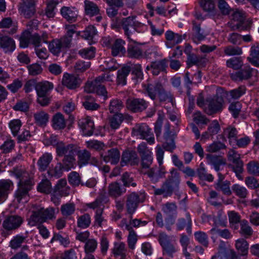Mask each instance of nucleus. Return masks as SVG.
I'll return each instance as SVG.
<instances>
[{"instance_id": "nucleus-1", "label": "nucleus", "mask_w": 259, "mask_h": 259, "mask_svg": "<svg viewBox=\"0 0 259 259\" xmlns=\"http://www.w3.org/2000/svg\"><path fill=\"white\" fill-rule=\"evenodd\" d=\"M14 175L19 179L15 197L19 203L23 199L26 202L29 197V192L32 189L33 185L32 179L27 172L20 170H16Z\"/></svg>"}, {"instance_id": "nucleus-2", "label": "nucleus", "mask_w": 259, "mask_h": 259, "mask_svg": "<svg viewBox=\"0 0 259 259\" xmlns=\"http://www.w3.org/2000/svg\"><path fill=\"white\" fill-rule=\"evenodd\" d=\"M136 16L132 15L121 19L122 29L123 30L124 35L129 40L136 42V39L139 34L140 36L141 27L143 24L136 20Z\"/></svg>"}, {"instance_id": "nucleus-3", "label": "nucleus", "mask_w": 259, "mask_h": 259, "mask_svg": "<svg viewBox=\"0 0 259 259\" xmlns=\"http://www.w3.org/2000/svg\"><path fill=\"white\" fill-rule=\"evenodd\" d=\"M112 78L109 73H104L96 77L92 81H88L85 85L84 90L88 93H96L103 96L105 101L107 98V92L104 84L106 81H112Z\"/></svg>"}, {"instance_id": "nucleus-4", "label": "nucleus", "mask_w": 259, "mask_h": 259, "mask_svg": "<svg viewBox=\"0 0 259 259\" xmlns=\"http://www.w3.org/2000/svg\"><path fill=\"white\" fill-rule=\"evenodd\" d=\"M54 88L53 83L48 81L37 82L35 86V91L37 95V101L42 106L49 105L50 98L49 93Z\"/></svg>"}, {"instance_id": "nucleus-5", "label": "nucleus", "mask_w": 259, "mask_h": 259, "mask_svg": "<svg viewBox=\"0 0 259 259\" xmlns=\"http://www.w3.org/2000/svg\"><path fill=\"white\" fill-rule=\"evenodd\" d=\"M125 198L126 212L128 214L133 215L138 208L139 204L145 201V195L144 193L133 192L126 195Z\"/></svg>"}, {"instance_id": "nucleus-6", "label": "nucleus", "mask_w": 259, "mask_h": 259, "mask_svg": "<svg viewBox=\"0 0 259 259\" xmlns=\"http://www.w3.org/2000/svg\"><path fill=\"white\" fill-rule=\"evenodd\" d=\"M132 135L141 139L146 140L150 144L155 142L151 129L146 123L136 124L132 128Z\"/></svg>"}, {"instance_id": "nucleus-7", "label": "nucleus", "mask_w": 259, "mask_h": 259, "mask_svg": "<svg viewBox=\"0 0 259 259\" xmlns=\"http://www.w3.org/2000/svg\"><path fill=\"white\" fill-rule=\"evenodd\" d=\"M224 100L221 95H217L213 97L206 99V105L204 111L206 114L211 115L220 112L223 109Z\"/></svg>"}, {"instance_id": "nucleus-8", "label": "nucleus", "mask_w": 259, "mask_h": 259, "mask_svg": "<svg viewBox=\"0 0 259 259\" xmlns=\"http://www.w3.org/2000/svg\"><path fill=\"white\" fill-rule=\"evenodd\" d=\"M137 151L141 158V166L143 168L150 167L153 161L152 153L147 147L146 144L143 142L137 148Z\"/></svg>"}, {"instance_id": "nucleus-9", "label": "nucleus", "mask_w": 259, "mask_h": 259, "mask_svg": "<svg viewBox=\"0 0 259 259\" xmlns=\"http://www.w3.org/2000/svg\"><path fill=\"white\" fill-rule=\"evenodd\" d=\"M126 106L133 112H140L147 108L148 103L143 99H128L126 102Z\"/></svg>"}, {"instance_id": "nucleus-10", "label": "nucleus", "mask_w": 259, "mask_h": 259, "mask_svg": "<svg viewBox=\"0 0 259 259\" xmlns=\"http://www.w3.org/2000/svg\"><path fill=\"white\" fill-rule=\"evenodd\" d=\"M81 82L80 79L77 76L68 73L63 74L62 84L70 90H75L79 88Z\"/></svg>"}, {"instance_id": "nucleus-11", "label": "nucleus", "mask_w": 259, "mask_h": 259, "mask_svg": "<svg viewBox=\"0 0 259 259\" xmlns=\"http://www.w3.org/2000/svg\"><path fill=\"white\" fill-rule=\"evenodd\" d=\"M23 221V219L20 216L10 215L5 219L2 226L7 231H13L19 228Z\"/></svg>"}, {"instance_id": "nucleus-12", "label": "nucleus", "mask_w": 259, "mask_h": 259, "mask_svg": "<svg viewBox=\"0 0 259 259\" xmlns=\"http://www.w3.org/2000/svg\"><path fill=\"white\" fill-rule=\"evenodd\" d=\"M139 162V158L136 151L134 150H125L122 154L121 165L124 166L126 164L131 165H138Z\"/></svg>"}, {"instance_id": "nucleus-13", "label": "nucleus", "mask_w": 259, "mask_h": 259, "mask_svg": "<svg viewBox=\"0 0 259 259\" xmlns=\"http://www.w3.org/2000/svg\"><path fill=\"white\" fill-rule=\"evenodd\" d=\"M228 156L229 160L232 161L234 164L233 170L238 176L243 171V163L240 159V154L234 150H230L228 152Z\"/></svg>"}, {"instance_id": "nucleus-14", "label": "nucleus", "mask_w": 259, "mask_h": 259, "mask_svg": "<svg viewBox=\"0 0 259 259\" xmlns=\"http://www.w3.org/2000/svg\"><path fill=\"white\" fill-rule=\"evenodd\" d=\"M60 13L62 17L68 22L72 23L76 21L78 12L75 8L64 6L61 9Z\"/></svg>"}, {"instance_id": "nucleus-15", "label": "nucleus", "mask_w": 259, "mask_h": 259, "mask_svg": "<svg viewBox=\"0 0 259 259\" xmlns=\"http://www.w3.org/2000/svg\"><path fill=\"white\" fill-rule=\"evenodd\" d=\"M101 157L105 162L116 164L119 161L120 154L118 149L111 148L104 154H101Z\"/></svg>"}, {"instance_id": "nucleus-16", "label": "nucleus", "mask_w": 259, "mask_h": 259, "mask_svg": "<svg viewBox=\"0 0 259 259\" xmlns=\"http://www.w3.org/2000/svg\"><path fill=\"white\" fill-rule=\"evenodd\" d=\"M162 87V84L159 82L144 85L146 94L152 100L157 99Z\"/></svg>"}, {"instance_id": "nucleus-17", "label": "nucleus", "mask_w": 259, "mask_h": 259, "mask_svg": "<svg viewBox=\"0 0 259 259\" xmlns=\"http://www.w3.org/2000/svg\"><path fill=\"white\" fill-rule=\"evenodd\" d=\"M252 72V68H251L249 66H245L239 71L231 73L230 76L232 79L235 81L247 80L251 77Z\"/></svg>"}, {"instance_id": "nucleus-18", "label": "nucleus", "mask_w": 259, "mask_h": 259, "mask_svg": "<svg viewBox=\"0 0 259 259\" xmlns=\"http://www.w3.org/2000/svg\"><path fill=\"white\" fill-rule=\"evenodd\" d=\"M65 28L67 30L66 34L60 39H58L63 48L70 47L72 35L75 32V25H66Z\"/></svg>"}, {"instance_id": "nucleus-19", "label": "nucleus", "mask_w": 259, "mask_h": 259, "mask_svg": "<svg viewBox=\"0 0 259 259\" xmlns=\"http://www.w3.org/2000/svg\"><path fill=\"white\" fill-rule=\"evenodd\" d=\"M20 9L26 18H31L35 13V1H24Z\"/></svg>"}, {"instance_id": "nucleus-20", "label": "nucleus", "mask_w": 259, "mask_h": 259, "mask_svg": "<svg viewBox=\"0 0 259 259\" xmlns=\"http://www.w3.org/2000/svg\"><path fill=\"white\" fill-rule=\"evenodd\" d=\"M76 146L74 144H66L63 141H61L56 147L57 155L62 157L72 152H75Z\"/></svg>"}, {"instance_id": "nucleus-21", "label": "nucleus", "mask_w": 259, "mask_h": 259, "mask_svg": "<svg viewBox=\"0 0 259 259\" xmlns=\"http://www.w3.org/2000/svg\"><path fill=\"white\" fill-rule=\"evenodd\" d=\"M67 181L65 179L58 181L54 189V195L56 197L67 196L69 194V188L66 186Z\"/></svg>"}, {"instance_id": "nucleus-22", "label": "nucleus", "mask_w": 259, "mask_h": 259, "mask_svg": "<svg viewBox=\"0 0 259 259\" xmlns=\"http://www.w3.org/2000/svg\"><path fill=\"white\" fill-rule=\"evenodd\" d=\"M108 194L110 196L116 199L125 193L126 189L122 188L117 182H113L108 186Z\"/></svg>"}, {"instance_id": "nucleus-23", "label": "nucleus", "mask_w": 259, "mask_h": 259, "mask_svg": "<svg viewBox=\"0 0 259 259\" xmlns=\"http://www.w3.org/2000/svg\"><path fill=\"white\" fill-rule=\"evenodd\" d=\"M206 159L208 164L213 166L215 170L219 171L220 166L221 165L226 164V159L222 156L207 154L206 155Z\"/></svg>"}, {"instance_id": "nucleus-24", "label": "nucleus", "mask_w": 259, "mask_h": 259, "mask_svg": "<svg viewBox=\"0 0 259 259\" xmlns=\"http://www.w3.org/2000/svg\"><path fill=\"white\" fill-rule=\"evenodd\" d=\"M0 47L5 53L12 52L15 49V44L11 37L0 34Z\"/></svg>"}, {"instance_id": "nucleus-25", "label": "nucleus", "mask_w": 259, "mask_h": 259, "mask_svg": "<svg viewBox=\"0 0 259 259\" xmlns=\"http://www.w3.org/2000/svg\"><path fill=\"white\" fill-rule=\"evenodd\" d=\"M13 183L9 180H0V203L6 200Z\"/></svg>"}, {"instance_id": "nucleus-26", "label": "nucleus", "mask_w": 259, "mask_h": 259, "mask_svg": "<svg viewBox=\"0 0 259 259\" xmlns=\"http://www.w3.org/2000/svg\"><path fill=\"white\" fill-rule=\"evenodd\" d=\"M130 117L127 114L115 113L109 117V124L112 130H115L119 127L124 118Z\"/></svg>"}, {"instance_id": "nucleus-27", "label": "nucleus", "mask_w": 259, "mask_h": 259, "mask_svg": "<svg viewBox=\"0 0 259 259\" xmlns=\"http://www.w3.org/2000/svg\"><path fill=\"white\" fill-rule=\"evenodd\" d=\"M136 43V41L134 44L128 46L126 53L127 56L130 58L138 59L143 56V51Z\"/></svg>"}, {"instance_id": "nucleus-28", "label": "nucleus", "mask_w": 259, "mask_h": 259, "mask_svg": "<svg viewBox=\"0 0 259 259\" xmlns=\"http://www.w3.org/2000/svg\"><path fill=\"white\" fill-rule=\"evenodd\" d=\"M165 35L166 39L168 41L166 42V46L168 48H171L175 45L181 42L183 39L181 35L175 33L170 30L167 31Z\"/></svg>"}, {"instance_id": "nucleus-29", "label": "nucleus", "mask_w": 259, "mask_h": 259, "mask_svg": "<svg viewBox=\"0 0 259 259\" xmlns=\"http://www.w3.org/2000/svg\"><path fill=\"white\" fill-rule=\"evenodd\" d=\"M153 188L154 189L155 195H162L164 197L171 196L175 189L166 181L162 184L160 188L157 189L154 187Z\"/></svg>"}, {"instance_id": "nucleus-30", "label": "nucleus", "mask_w": 259, "mask_h": 259, "mask_svg": "<svg viewBox=\"0 0 259 259\" xmlns=\"http://www.w3.org/2000/svg\"><path fill=\"white\" fill-rule=\"evenodd\" d=\"M168 60L163 59L151 63L152 72L154 75H157L160 72L165 70L167 67Z\"/></svg>"}, {"instance_id": "nucleus-31", "label": "nucleus", "mask_w": 259, "mask_h": 259, "mask_svg": "<svg viewBox=\"0 0 259 259\" xmlns=\"http://www.w3.org/2000/svg\"><path fill=\"white\" fill-rule=\"evenodd\" d=\"M131 71V67L128 66H123L118 70L116 80L117 84L122 85L126 84V77Z\"/></svg>"}, {"instance_id": "nucleus-32", "label": "nucleus", "mask_w": 259, "mask_h": 259, "mask_svg": "<svg viewBox=\"0 0 259 259\" xmlns=\"http://www.w3.org/2000/svg\"><path fill=\"white\" fill-rule=\"evenodd\" d=\"M247 60L255 66H259V45L257 44L251 46L250 56Z\"/></svg>"}, {"instance_id": "nucleus-33", "label": "nucleus", "mask_w": 259, "mask_h": 259, "mask_svg": "<svg viewBox=\"0 0 259 259\" xmlns=\"http://www.w3.org/2000/svg\"><path fill=\"white\" fill-rule=\"evenodd\" d=\"M125 41L121 39H116L112 45V54L116 56L119 54H123L126 53L125 49L123 47Z\"/></svg>"}, {"instance_id": "nucleus-34", "label": "nucleus", "mask_w": 259, "mask_h": 259, "mask_svg": "<svg viewBox=\"0 0 259 259\" xmlns=\"http://www.w3.org/2000/svg\"><path fill=\"white\" fill-rule=\"evenodd\" d=\"M53 159L52 154L49 153H44L38 160L37 164L39 169L40 171H44L47 169L49 164Z\"/></svg>"}, {"instance_id": "nucleus-35", "label": "nucleus", "mask_w": 259, "mask_h": 259, "mask_svg": "<svg viewBox=\"0 0 259 259\" xmlns=\"http://www.w3.org/2000/svg\"><path fill=\"white\" fill-rule=\"evenodd\" d=\"M48 38V34L45 32H43L41 34L35 33L31 35V44L36 48L40 46L42 41L47 42Z\"/></svg>"}, {"instance_id": "nucleus-36", "label": "nucleus", "mask_w": 259, "mask_h": 259, "mask_svg": "<svg viewBox=\"0 0 259 259\" xmlns=\"http://www.w3.org/2000/svg\"><path fill=\"white\" fill-rule=\"evenodd\" d=\"M78 164L80 167L89 163L91 158V153L87 150H78L77 152Z\"/></svg>"}, {"instance_id": "nucleus-37", "label": "nucleus", "mask_w": 259, "mask_h": 259, "mask_svg": "<svg viewBox=\"0 0 259 259\" xmlns=\"http://www.w3.org/2000/svg\"><path fill=\"white\" fill-rule=\"evenodd\" d=\"M52 121L53 126L56 130L63 129L66 126L64 117L60 113H57L54 115Z\"/></svg>"}, {"instance_id": "nucleus-38", "label": "nucleus", "mask_w": 259, "mask_h": 259, "mask_svg": "<svg viewBox=\"0 0 259 259\" xmlns=\"http://www.w3.org/2000/svg\"><path fill=\"white\" fill-rule=\"evenodd\" d=\"M85 13L87 15L93 16L99 13V9L94 3L85 0L84 1Z\"/></svg>"}, {"instance_id": "nucleus-39", "label": "nucleus", "mask_w": 259, "mask_h": 259, "mask_svg": "<svg viewBox=\"0 0 259 259\" xmlns=\"http://www.w3.org/2000/svg\"><path fill=\"white\" fill-rule=\"evenodd\" d=\"M75 152H72L69 154L63 156L64 157L62 160V164L65 167V170H69L74 166L75 161Z\"/></svg>"}, {"instance_id": "nucleus-40", "label": "nucleus", "mask_w": 259, "mask_h": 259, "mask_svg": "<svg viewBox=\"0 0 259 259\" xmlns=\"http://www.w3.org/2000/svg\"><path fill=\"white\" fill-rule=\"evenodd\" d=\"M169 127H168V128ZM164 137L165 142L163 144V148L166 151L172 152L176 148V145L175 143L174 139L172 137L169 136V132L168 130L164 134Z\"/></svg>"}, {"instance_id": "nucleus-41", "label": "nucleus", "mask_w": 259, "mask_h": 259, "mask_svg": "<svg viewBox=\"0 0 259 259\" xmlns=\"http://www.w3.org/2000/svg\"><path fill=\"white\" fill-rule=\"evenodd\" d=\"M170 176L168 177L166 181L168 182V184L172 186L174 188H178L180 182L179 173L174 168L170 171Z\"/></svg>"}, {"instance_id": "nucleus-42", "label": "nucleus", "mask_w": 259, "mask_h": 259, "mask_svg": "<svg viewBox=\"0 0 259 259\" xmlns=\"http://www.w3.org/2000/svg\"><path fill=\"white\" fill-rule=\"evenodd\" d=\"M176 225L178 230H182L187 226V231L191 232V219L190 214L189 213L186 214V219L184 218L179 219Z\"/></svg>"}, {"instance_id": "nucleus-43", "label": "nucleus", "mask_w": 259, "mask_h": 259, "mask_svg": "<svg viewBox=\"0 0 259 259\" xmlns=\"http://www.w3.org/2000/svg\"><path fill=\"white\" fill-rule=\"evenodd\" d=\"M84 100L82 105L86 110L94 111L100 108V105L94 102V100L91 96H85Z\"/></svg>"}, {"instance_id": "nucleus-44", "label": "nucleus", "mask_w": 259, "mask_h": 259, "mask_svg": "<svg viewBox=\"0 0 259 259\" xmlns=\"http://www.w3.org/2000/svg\"><path fill=\"white\" fill-rule=\"evenodd\" d=\"M240 233L244 237H250L253 234V230L249 225L248 222L245 220H243L240 222Z\"/></svg>"}, {"instance_id": "nucleus-45", "label": "nucleus", "mask_w": 259, "mask_h": 259, "mask_svg": "<svg viewBox=\"0 0 259 259\" xmlns=\"http://www.w3.org/2000/svg\"><path fill=\"white\" fill-rule=\"evenodd\" d=\"M41 214L40 209L36 211H33L29 220V224L30 226H34L37 223L41 224L45 222V220Z\"/></svg>"}, {"instance_id": "nucleus-46", "label": "nucleus", "mask_w": 259, "mask_h": 259, "mask_svg": "<svg viewBox=\"0 0 259 259\" xmlns=\"http://www.w3.org/2000/svg\"><path fill=\"white\" fill-rule=\"evenodd\" d=\"M193 31L194 32V41L196 42H197V41L203 40L205 37V35L203 34V31H202L201 29L200 24H197L196 22L193 21Z\"/></svg>"}, {"instance_id": "nucleus-47", "label": "nucleus", "mask_w": 259, "mask_h": 259, "mask_svg": "<svg viewBox=\"0 0 259 259\" xmlns=\"http://www.w3.org/2000/svg\"><path fill=\"white\" fill-rule=\"evenodd\" d=\"M83 133L84 135L90 136L93 134L94 124L93 121L85 119V121L80 123Z\"/></svg>"}, {"instance_id": "nucleus-48", "label": "nucleus", "mask_w": 259, "mask_h": 259, "mask_svg": "<svg viewBox=\"0 0 259 259\" xmlns=\"http://www.w3.org/2000/svg\"><path fill=\"white\" fill-rule=\"evenodd\" d=\"M236 248L241 255H246L248 253V244L244 239H239L236 242Z\"/></svg>"}, {"instance_id": "nucleus-49", "label": "nucleus", "mask_w": 259, "mask_h": 259, "mask_svg": "<svg viewBox=\"0 0 259 259\" xmlns=\"http://www.w3.org/2000/svg\"><path fill=\"white\" fill-rule=\"evenodd\" d=\"M58 4L57 0H49L47 2V6L45 10V15L48 18L55 16L54 10Z\"/></svg>"}, {"instance_id": "nucleus-50", "label": "nucleus", "mask_w": 259, "mask_h": 259, "mask_svg": "<svg viewBox=\"0 0 259 259\" xmlns=\"http://www.w3.org/2000/svg\"><path fill=\"white\" fill-rule=\"evenodd\" d=\"M231 183L230 181L226 180L224 182L221 183H216L215 189L222 191V193L227 196H230L232 194V191L230 189Z\"/></svg>"}, {"instance_id": "nucleus-51", "label": "nucleus", "mask_w": 259, "mask_h": 259, "mask_svg": "<svg viewBox=\"0 0 259 259\" xmlns=\"http://www.w3.org/2000/svg\"><path fill=\"white\" fill-rule=\"evenodd\" d=\"M91 223L90 215L88 213H84L79 217L77 219V227L82 229L88 228Z\"/></svg>"}, {"instance_id": "nucleus-52", "label": "nucleus", "mask_w": 259, "mask_h": 259, "mask_svg": "<svg viewBox=\"0 0 259 259\" xmlns=\"http://www.w3.org/2000/svg\"><path fill=\"white\" fill-rule=\"evenodd\" d=\"M232 19L238 22V23H241L243 25L246 24L249 26V28L250 27L249 23L247 21H245V13L242 11L239 10H236L232 14Z\"/></svg>"}, {"instance_id": "nucleus-53", "label": "nucleus", "mask_w": 259, "mask_h": 259, "mask_svg": "<svg viewBox=\"0 0 259 259\" xmlns=\"http://www.w3.org/2000/svg\"><path fill=\"white\" fill-rule=\"evenodd\" d=\"M233 192L240 198H245L248 195L246 188L239 184L233 185L232 187Z\"/></svg>"}, {"instance_id": "nucleus-54", "label": "nucleus", "mask_w": 259, "mask_h": 259, "mask_svg": "<svg viewBox=\"0 0 259 259\" xmlns=\"http://www.w3.org/2000/svg\"><path fill=\"white\" fill-rule=\"evenodd\" d=\"M34 117L37 125L44 126L48 121L49 115L45 112L40 111L34 114Z\"/></svg>"}, {"instance_id": "nucleus-55", "label": "nucleus", "mask_w": 259, "mask_h": 259, "mask_svg": "<svg viewBox=\"0 0 259 259\" xmlns=\"http://www.w3.org/2000/svg\"><path fill=\"white\" fill-rule=\"evenodd\" d=\"M75 210V206L73 203H67L62 205L61 207V212L62 215L65 217L72 214Z\"/></svg>"}, {"instance_id": "nucleus-56", "label": "nucleus", "mask_w": 259, "mask_h": 259, "mask_svg": "<svg viewBox=\"0 0 259 259\" xmlns=\"http://www.w3.org/2000/svg\"><path fill=\"white\" fill-rule=\"evenodd\" d=\"M123 107L121 101L115 99L111 100L109 105V110L111 113H118L119 111Z\"/></svg>"}, {"instance_id": "nucleus-57", "label": "nucleus", "mask_w": 259, "mask_h": 259, "mask_svg": "<svg viewBox=\"0 0 259 259\" xmlns=\"http://www.w3.org/2000/svg\"><path fill=\"white\" fill-rule=\"evenodd\" d=\"M63 48L58 39L53 40L49 45L50 51L55 55H58Z\"/></svg>"}, {"instance_id": "nucleus-58", "label": "nucleus", "mask_w": 259, "mask_h": 259, "mask_svg": "<svg viewBox=\"0 0 259 259\" xmlns=\"http://www.w3.org/2000/svg\"><path fill=\"white\" fill-rule=\"evenodd\" d=\"M65 167L62 164L61 162H58L55 167L51 168L48 172L50 175L53 177L60 178L62 176Z\"/></svg>"}, {"instance_id": "nucleus-59", "label": "nucleus", "mask_w": 259, "mask_h": 259, "mask_svg": "<svg viewBox=\"0 0 259 259\" xmlns=\"http://www.w3.org/2000/svg\"><path fill=\"white\" fill-rule=\"evenodd\" d=\"M26 237L21 235H16L10 242V246L13 249L19 248L25 242Z\"/></svg>"}, {"instance_id": "nucleus-60", "label": "nucleus", "mask_w": 259, "mask_h": 259, "mask_svg": "<svg viewBox=\"0 0 259 259\" xmlns=\"http://www.w3.org/2000/svg\"><path fill=\"white\" fill-rule=\"evenodd\" d=\"M160 102H167L172 103L174 98L171 94L166 91L162 87L157 97Z\"/></svg>"}, {"instance_id": "nucleus-61", "label": "nucleus", "mask_w": 259, "mask_h": 259, "mask_svg": "<svg viewBox=\"0 0 259 259\" xmlns=\"http://www.w3.org/2000/svg\"><path fill=\"white\" fill-rule=\"evenodd\" d=\"M227 67L238 70L242 67L243 62L240 58L233 57L227 61Z\"/></svg>"}, {"instance_id": "nucleus-62", "label": "nucleus", "mask_w": 259, "mask_h": 259, "mask_svg": "<svg viewBox=\"0 0 259 259\" xmlns=\"http://www.w3.org/2000/svg\"><path fill=\"white\" fill-rule=\"evenodd\" d=\"M37 190L46 194L50 193L52 191L51 182L47 179L42 180L37 186Z\"/></svg>"}, {"instance_id": "nucleus-63", "label": "nucleus", "mask_w": 259, "mask_h": 259, "mask_svg": "<svg viewBox=\"0 0 259 259\" xmlns=\"http://www.w3.org/2000/svg\"><path fill=\"white\" fill-rule=\"evenodd\" d=\"M177 205L175 202H167L165 203L163 207L162 210L167 215H173L177 214Z\"/></svg>"}, {"instance_id": "nucleus-64", "label": "nucleus", "mask_w": 259, "mask_h": 259, "mask_svg": "<svg viewBox=\"0 0 259 259\" xmlns=\"http://www.w3.org/2000/svg\"><path fill=\"white\" fill-rule=\"evenodd\" d=\"M98 242L95 239H89L84 245V251L87 254L94 252L97 247Z\"/></svg>"}]
</instances>
